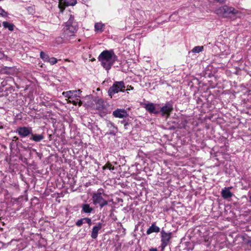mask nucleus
Segmentation results:
<instances>
[{
  "mask_svg": "<svg viewBox=\"0 0 251 251\" xmlns=\"http://www.w3.org/2000/svg\"><path fill=\"white\" fill-rule=\"evenodd\" d=\"M68 16L69 20L65 23L63 28L64 37L67 39L74 36L77 30V24L75 21L74 16L70 13Z\"/></svg>",
  "mask_w": 251,
  "mask_h": 251,
  "instance_id": "1",
  "label": "nucleus"
},
{
  "mask_svg": "<svg viewBox=\"0 0 251 251\" xmlns=\"http://www.w3.org/2000/svg\"><path fill=\"white\" fill-rule=\"evenodd\" d=\"M65 2L67 5L74 6L76 3V0H65Z\"/></svg>",
  "mask_w": 251,
  "mask_h": 251,
  "instance_id": "24",
  "label": "nucleus"
},
{
  "mask_svg": "<svg viewBox=\"0 0 251 251\" xmlns=\"http://www.w3.org/2000/svg\"><path fill=\"white\" fill-rule=\"evenodd\" d=\"M102 224L100 223H99L96 226L93 227L92 231L91 232V236L93 239H96L98 237V232L99 230L101 228Z\"/></svg>",
  "mask_w": 251,
  "mask_h": 251,
  "instance_id": "15",
  "label": "nucleus"
},
{
  "mask_svg": "<svg viewBox=\"0 0 251 251\" xmlns=\"http://www.w3.org/2000/svg\"><path fill=\"white\" fill-rule=\"evenodd\" d=\"M18 138L17 137H16V136H14V137H13V141H14V140H18Z\"/></svg>",
  "mask_w": 251,
  "mask_h": 251,
  "instance_id": "32",
  "label": "nucleus"
},
{
  "mask_svg": "<svg viewBox=\"0 0 251 251\" xmlns=\"http://www.w3.org/2000/svg\"><path fill=\"white\" fill-rule=\"evenodd\" d=\"M32 131V127L29 126H20L16 130V132L21 138L30 137Z\"/></svg>",
  "mask_w": 251,
  "mask_h": 251,
  "instance_id": "6",
  "label": "nucleus"
},
{
  "mask_svg": "<svg viewBox=\"0 0 251 251\" xmlns=\"http://www.w3.org/2000/svg\"><path fill=\"white\" fill-rule=\"evenodd\" d=\"M204 50L203 46H196L189 52V54L191 53H198Z\"/></svg>",
  "mask_w": 251,
  "mask_h": 251,
  "instance_id": "22",
  "label": "nucleus"
},
{
  "mask_svg": "<svg viewBox=\"0 0 251 251\" xmlns=\"http://www.w3.org/2000/svg\"><path fill=\"white\" fill-rule=\"evenodd\" d=\"M81 91L78 90V91H69L63 92L62 95L68 99H73L77 97H79L78 95L80 93Z\"/></svg>",
  "mask_w": 251,
  "mask_h": 251,
  "instance_id": "11",
  "label": "nucleus"
},
{
  "mask_svg": "<svg viewBox=\"0 0 251 251\" xmlns=\"http://www.w3.org/2000/svg\"><path fill=\"white\" fill-rule=\"evenodd\" d=\"M44 138L45 137L43 134H33V132H32V134L30 135L29 139L36 142H39L43 140L44 139Z\"/></svg>",
  "mask_w": 251,
  "mask_h": 251,
  "instance_id": "19",
  "label": "nucleus"
},
{
  "mask_svg": "<svg viewBox=\"0 0 251 251\" xmlns=\"http://www.w3.org/2000/svg\"><path fill=\"white\" fill-rule=\"evenodd\" d=\"M75 99H68V102L69 103H72L73 104V101H74V100Z\"/></svg>",
  "mask_w": 251,
  "mask_h": 251,
  "instance_id": "31",
  "label": "nucleus"
},
{
  "mask_svg": "<svg viewBox=\"0 0 251 251\" xmlns=\"http://www.w3.org/2000/svg\"><path fill=\"white\" fill-rule=\"evenodd\" d=\"M102 195H104L103 189H99L97 192L94 193L92 200L94 205H99L100 208L108 204V201L105 200Z\"/></svg>",
  "mask_w": 251,
  "mask_h": 251,
  "instance_id": "4",
  "label": "nucleus"
},
{
  "mask_svg": "<svg viewBox=\"0 0 251 251\" xmlns=\"http://www.w3.org/2000/svg\"><path fill=\"white\" fill-rule=\"evenodd\" d=\"M78 97L75 98L74 101H73V104L75 105H76L77 104H78L79 106L81 105L82 102L81 100L77 98Z\"/></svg>",
  "mask_w": 251,
  "mask_h": 251,
  "instance_id": "25",
  "label": "nucleus"
},
{
  "mask_svg": "<svg viewBox=\"0 0 251 251\" xmlns=\"http://www.w3.org/2000/svg\"><path fill=\"white\" fill-rule=\"evenodd\" d=\"M83 219H84V223L88 224L89 226H90L92 225V220L90 218L86 217V218H83Z\"/></svg>",
  "mask_w": 251,
  "mask_h": 251,
  "instance_id": "27",
  "label": "nucleus"
},
{
  "mask_svg": "<svg viewBox=\"0 0 251 251\" xmlns=\"http://www.w3.org/2000/svg\"><path fill=\"white\" fill-rule=\"evenodd\" d=\"M249 198H250V201L251 202V195L250 196Z\"/></svg>",
  "mask_w": 251,
  "mask_h": 251,
  "instance_id": "34",
  "label": "nucleus"
},
{
  "mask_svg": "<svg viewBox=\"0 0 251 251\" xmlns=\"http://www.w3.org/2000/svg\"><path fill=\"white\" fill-rule=\"evenodd\" d=\"M95 108L99 110H102L105 108L104 101L102 99H99L96 102Z\"/></svg>",
  "mask_w": 251,
  "mask_h": 251,
  "instance_id": "21",
  "label": "nucleus"
},
{
  "mask_svg": "<svg viewBox=\"0 0 251 251\" xmlns=\"http://www.w3.org/2000/svg\"><path fill=\"white\" fill-rule=\"evenodd\" d=\"M98 59L101 63H114L119 61L113 50H103L99 55Z\"/></svg>",
  "mask_w": 251,
  "mask_h": 251,
  "instance_id": "2",
  "label": "nucleus"
},
{
  "mask_svg": "<svg viewBox=\"0 0 251 251\" xmlns=\"http://www.w3.org/2000/svg\"><path fill=\"white\" fill-rule=\"evenodd\" d=\"M3 26L5 28H8L10 31H13L14 29V25L13 24L7 22H3Z\"/></svg>",
  "mask_w": 251,
  "mask_h": 251,
  "instance_id": "23",
  "label": "nucleus"
},
{
  "mask_svg": "<svg viewBox=\"0 0 251 251\" xmlns=\"http://www.w3.org/2000/svg\"><path fill=\"white\" fill-rule=\"evenodd\" d=\"M106 168L112 170H113L114 169V167L112 166V165L110 164H107L105 165L104 166H103V169H105Z\"/></svg>",
  "mask_w": 251,
  "mask_h": 251,
  "instance_id": "29",
  "label": "nucleus"
},
{
  "mask_svg": "<svg viewBox=\"0 0 251 251\" xmlns=\"http://www.w3.org/2000/svg\"><path fill=\"white\" fill-rule=\"evenodd\" d=\"M231 187H225L221 191V195L224 199H227L232 197L233 194L230 192Z\"/></svg>",
  "mask_w": 251,
  "mask_h": 251,
  "instance_id": "17",
  "label": "nucleus"
},
{
  "mask_svg": "<svg viewBox=\"0 0 251 251\" xmlns=\"http://www.w3.org/2000/svg\"><path fill=\"white\" fill-rule=\"evenodd\" d=\"M2 128V127H0V128Z\"/></svg>",
  "mask_w": 251,
  "mask_h": 251,
  "instance_id": "36",
  "label": "nucleus"
},
{
  "mask_svg": "<svg viewBox=\"0 0 251 251\" xmlns=\"http://www.w3.org/2000/svg\"><path fill=\"white\" fill-rule=\"evenodd\" d=\"M112 64H101L103 67L106 70H109L111 67Z\"/></svg>",
  "mask_w": 251,
  "mask_h": 251,
  "instance_id": "28",
  "label": "nucleus"
},
{
  "mask_svg": "<svg viewBox=\"0 0 251 251\" xmlns=\"http://www.w3.org/2000/svg\"><path fill=\"white\" fill-rule=\"evenodd\" d=\"M159 232H160V228L155 223H153L147 229L146 233L147 235H150L153 232L158 233Z\"/></svg>",
  "mask_w": 251,
  "mask_h": 251,
  "instance_id": "20",
  "label": "nucleus"
},
{
  "mask_svg": "<svg viewBox=\"0 0 251 251\" xmlns=\"http://www.w3.org/2000/svg\"><path fill=\"white\" fill-rule=\"evenodd\" d=\"M239 13V11L234 7L226 5L222 6L217 10V13L225 18L234 19Z\"/></svg>",
  "mask_w": 251,
  "mask_h": 251,
  "instance_id": "3",
  "label": "nucleus"
},
{
  "mask_svg": "<svg viewBox=\"0 0 251 251\" xmlns=\"http://www.w3.org/2000/svg\"><path fill=\"white\" fill-rule=\"evenodd\" d=\"M145 108L150 113L157 114L159 113V110L155 109V106L152 103L145 104Z\"/></svg>",
  "mask_w": 251,
  "mask_h": 251,
  "instance_id": "18",
  "label": "nucleus"
},
{
  "mask_svg": "<svg viewBox=\"0 0 251 251\" xmlns=\"http://www.w3.org/2000/svg\"><path fill=\"white\" fill-rule=\"evenodd\" d=\"M106 127L108 128V132L106 134L115 136L118 132V128L114 126L113 123L109 121L106 122Z\"/></svg>",
  "mask_w": 251,
  "mask_h": 251,
  "instance_id": "10",
  "label": "nucleus"
},
{
  "mask_svg": "<svg viewBox=\"0 0 251 251\" xmlns=\"http://www.w3.org/2000/svg\"><path fill=\"white\" fill-rule=\"evenodd\" d=\"M172 237V232H166L164 230L161 231V247L163 249L166 247L169 243L170 239Z\"/></svg>",
  "mask_w": 251,
  "mask_h": 251,
  "instance_id": "8",
  "label": "nucleus"
},
{
  "mask_svg": "<svg viewBox=\"0 0 251 251\" xmlns=\"http://www.w3.org/2000/svg\"><path fill=\"white\" fill-rule=\"evenodd\" d=\"M105 28V25L102 22H97L95 24L94 30L97 33H102Z\"/></svg>",
  "mask_w": 251,
  "mask_h": 251,
  "instance_id": "16",
  "label": "nucleus"
},
{
  "mask_svg": "<svg viewBox=\"0 0 251 251\" xmlns=\"http://www.w3.org/2000/svg\"><path fill=\"white\" fill-rule=\"evenodd\" d=\"M0 15L2 16H6L7 15V13L1 7H0Z\"/></svg>",
  "mask_w": 251,
  "mask_h": 251,
  "instance_id": "30",
  "label": "nucleus"
},
{
  "mask_svg": "<svg viewBox=\"0 0 251 251\" xmlns=\"http://www.w3.org/2000/svg\"><path fill=\"white\" fill-rule=\"evenodd\" d=\"M113 115L116 118H125L128 116V114L125 109H117L113 112Z\"/></svg>",
  "mask_w": 251,
  "mask_h": 251,
  "instance_id": "12",
  "label": "nucleus"
},
{
  "mask_svg": "<svg viewBox=\"0 0 251 251\" xmlns=\"http://www.w3.org/2000/svg\"><path fill=\"white\" fill-rule=\"evenodd\" d=\"M128 125V123H126L124 125V126H125V128H126V126Z\"/></svg>",
  "mask_w": 251,
  "mask_h": 251,
  "instance_id": "33",
  "label": "nucleus"
},
{
  "mask_svg": "<svg viewBox=\"0 0 251 251\" xmlns=\"http://www.w3.org/2000/svg\"><path fill=\"white\" fill-rule=\"evenodd\" d=\"M83 223H84V219L81 218L76 221L75 225L76 226L80 227L82 225V224Z\"/></svg>",
  "mask_w": 251,
  "mask_h": 251,
  "instance_id": "26",
  "label": "nucleus"
},
{
  "mask_svg": "<svg viewBox=\"0 0 251 251\" xmlns=\"http://www.w3.org/2000/svg\"><path fill=\"white\" fill-rule=\"evenodd\" d=\"M19 72L18 69L15 67H2L0 68V73L3 74L14 75Z\"/></svg>",
  "mask_w": 251,
  "mask_h": 251,
  "instance_id": "9",
  "label": "nucleus"
},
{
  "mask_svg": "<svg viewBox=\"0 0 251 251\" xmlns=\"http://www.w3.org/2000/svg\"><path fill=\"white\" fill-rule=\"evenodd\" d=\"M173 110V104L170 102H167L165 105L162 106L160 110H159V113L163 117H166V119L168 118L171 112Z\"/></svg>",
  "mask_w": 251,
  "mask_h": 251,
  "instance_id": "7",
  "label": "nucleus"
},
{
  "mask_svg": "<svg viewBox=\"0 0 251 251\" xmlns=\"http://www.w3.org/2000/svg\"><path fill=\"white\" fill-rule=\"evenodd\" d=\"M40 57L44 62H48L49 63H57L58 60H58L56 58L53 57H50L47 54L43 51H41Z\"/></svg>",
  "mask_w": 251,
  "mask_h": 251,
  "instance_id": "13",
  "label": "nucleus"
},
{
  "mask_svg": "<svg viewBox=\"0 0 251 251\" xmlns=\"http://www.w3.org/2000/svg\"><path fill=\"white\" fill-rule=\"evenodd\" d=\"M125 88V85L124 81H116L114 83L113 85L109 88L108 91V95L111 98L112 96L114 94L119 92L124 91Z\"/></svg>",
  "mask_w": 251,
  "mask_h": 251,
  "instance_id": "5",
  "label": "nucleus"
},
{
  "mask_svg": "<svg viewBox=\"0 0 251 251\" xmlns=\"http://www.w3.org/2000/svg\"><path fill=\"white\" fill-rule=\"evenodd\" d=\"M81 212L82 213H85L89 215L94 212V208L90 206V204L88 203H82L81 205Z\"/></svg>",
  "mask_w": 251,
  "mask_h": 251,
  "instance_id": "14",
  "label": "nucleus"
},
{
  "mask_svg": "<svg viewBox=\"0 0 251 251\" xmlns=\"http://www.w3.org/2000/svg\"><path fill=\"white\" fill-rule=\"evenodd\" d=\"M2 245V243L0 241V245Z\"/></svg>",
  "mask_w": 251,
  "mask_h": 251,
  "instance_id": "35",
  "label": "nucleus"
}]
</instances>
